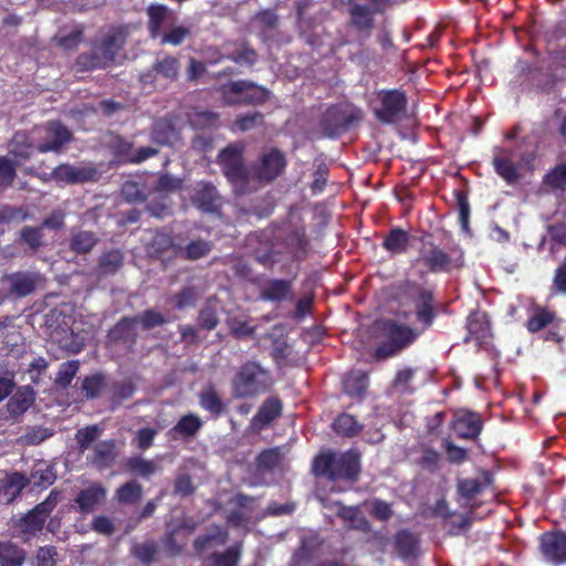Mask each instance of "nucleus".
Segmentation results:
<instances>
[{
  "label": "nucleus",
  "mask_w": 566,
  "mask_h": 566,
  "mask_svg": "<svg viewBox=\"0 0 566 566\" xmlns=\"http://www.w3.org/2000/svg\"><path fill=\"white\" fill-rule=\"evenodd\" d=\"M52 436L53 430L41 426H34L28 427L25 432L21 436L20 440L23 444L36 446L51 438Z\"/></svg>",
  "instance_id": "obj_53"
},
{
  "label": "nucleus",
  "mask_w": 566,
  "mask_h": 566,
  "mask_svg": "<svg viewBox=\"0 0 566 566\" xmlns=\"http://www.w3.org/2000/svg\"><path fill=\"white\" fill-rule=\"evenodd\" d=\"M363 119V112L349 103H340L328 107L319 120L323 136L335 138L358 125Z\"/></svg>",
  "instance_id": "obj_4"
},
{
  "label": "nucleus",
  "mask_w": 566,
  "mask_h": 566,
  "mask_svg": "<svg viewBox=\"0 0 566 566\" xmlns=\"http://www.w3.org/2000/svg\"><path fill=\"white\" fill-rule=\"evenodd\" d=\"M106 495L107 490L102 483L92 482L86 488L78 491L74 502L81 513L88 514L105 502Z\"/></svg>",
  "instance_id": "obj_18"
},
{
  "label": "nucleus",
  "mask_w": 566,
  "mask_h": 566,
  "mask_svg": "<svg viewBox=\"0 0 566 566\" xmlns=\"http://www.w3.org/2000/svg\"><path fill=\"white\" fill-rule=\"evenodd\" d=\"M271 373L256 360L243 363L231 380L232 396L237 399H254L271 390Z\"/></svg>",
  "instance_id": "obj_2"
},
{
  "label": "nucleus",
  "mask_w": 566,
  "mask_h": 566,
  "mask_svg": "<svg viewBox=\"0 0 566 566\" xmlns=\"http://www.w3.org/2000/svg\"><path fill=\"white\" fill-rule=\"evenodd\" d=\"M228 532L219 525H210L205 533L193 541V549L198 555H202L209 549L222 546L228 541Z\"/></svg>",
  "instance_id": "obj_27"
},
{
  "label": "nucleus",
  "mask_w": 566,
  "mask_h": 566,
  "mask_svg": "<svg viewBox=\"0 0 566 566\" xmlns=\"http://www.w3.org/2000/svg\"><path fill=\"white\" fill-rule=\"evenodd\" d=\"M368 386V377L361 370H354L343 381L344 391L350 397H361Z\"/></svg>",
  "instance_id": "obj_43"
},
{
  "label": "nucleus",
  "mask_w": 566,
  "mask_h": 566,
  "mask_svg": "<svg viewBox=\"0 0 566 566\" xmlns=\"http://www.w3.org/2000/svg\"><path fill=\"white\" fill-rule=\"evenodd\" d=\"M128 36L126 27H107L99 31L87 52L81 53L75 62L77 71L106 69L113 65L124 49Z\"/></svg>",
  "instance_id": "obj_1"
},
{
  "label": "nucleus",
  "mask_w": 566,
  "mask_h": 566,
  "mask_svg": "<svg viewBox=\"0 0 566 566\" xmlns=\"http://www.w3.org/2000/svg\"><path fill=\"white\" fill-rule=\"evenodd\" d=\"M202 420L193 413L182 416L171 431L185 439L195 437L202 428Z\"/></svg>",
  "instance_id": "obj_42"
},
{
  "label": "nucleus",
  "mask_w": 566,
  "mask_h": 566,
  "mask_svg": "<svg viewBox=\"0 0 566 566\" xmlns=\"http://www.w3.org/2000/svg\"><path fill=\"white\" fill-rule=\"evenodd\" d=\"M281 460V454L277 449H269L262 451L256 458V468L259 471H272Z\"/></svg>",
  "instance_id": "obj_61"
},
{
  "label": "nucleus",
  "mask_w": 566,
  "mask_h": 566,
  "mask_svg": "<svg viewBox=\"0 0 566 566\" xmlns=\"http://www.w3.org/2000/svg\"><path fill=\"white\" fill-rule=\"evenodd\" d=\"M101 433L102 429L96 424L87 426L85 428L77 430L75 434V440L78 446V451L81 453H84L85 450L91 448V446L98 439Z\"/></svg>",
  "instance_id": "obj_51"
},
{
  "label": "nucleus",
  "mask_w": 566,
  "mask_h": 566,
  "mask_svg": "<svg viewBox=\"0 0 566 566\" xmlns=\"http://www.w3.org/2000/svg\"><path fill=\"white\" fill-rule=\"evenodd\" d=\"M175 137V128L167 119H158L151 129V139L159 145H168Z\"/></svg>",
  "instance_id": "obj_48"
},
{
  "label": "nucleus",
  "mask_w": 566,
  "mask_h": 566,
  "mask_svg": "<svg viewBox=\"0 0 566 566\" xmlns=\"http://www.w3.org/2000/svg\"><path fill=\"white\" fill-rule=\"evenodd\" d=\"M124 255L119 250L105 252L99 259V271L103 275H109L117 272L123 265Z\"/></svg>",
  "instance_id": "obj_47"
},
{
  "label": "nucleus",
  "mask_w": 566,
  "mask_h": 566,
  "mask_svg": "<svg viewBox=\"0 0 566 566\" xmlns=\"http://www.w3.org/2000/svg\"><path fill=\"white\" fill-rule=\"evenodd\" d=\"M78 365L77 360L61 364L54 379L55 385L63 389L67 388L78 370Z\"/></svg>",
  "instance_id": "obj_55"
},
{
  "label": "nucleus",
  "mask_w": 566,
  "mask_h": 566,
  "mask_svg": "<svg viewBox=\"0 0 566 566\" xmlns=\"http://www.w3.org/2000/svg\"><path fill=\"white\" fill-rule=\"evenodd\" d=\"M359 455L355 451L325 453L315 458L313 472L331 481L345 480L353 483L359 473Z\"/></svg>",
  "instance_id": "obj_3"
},
{
  "label": "nucleus",
  "mask_w": 566,
  "mask_h": 566,
  "mask_svg": "<svg viewBox=\"0 0 566 566\" xmlns=\"http://www.w3.org/2000/svg\"><path fill=\"white\" fill-rule=\"evenodd\" d=\"M138 337L136 319L129 316L122 317L107 334V343L111 346L120 347L132 352Z\"/></svg>",
  "instance_id": "obj_14"
},
{
  "label": "nucleus",
  "mask_w": 566,
  "mask_h": 566,
  "mask_svg": "<svg viewBox=\"0 0 566 566\" xmlns=\"http://www.w3.org/2000/svg\"><path fill=\"white\" fill-rule=\"evenodd\" d=\"M25 558L23 548L10 541H0V566H22Z\"/></svg>",
  "instance_id": "obj_38"
},
{
  "label": "nucleus",
  "mask_w": 566,
  "mask_h": 566,
  "mask_svg": "<svg viewBox=\"0 0 566 566\" xmlns=\"http://www.w3.org/2000/svg\"><path fill=\"white\" fill-rule=\"evenodd\" d=\"M286 167V158L277 148H266L251 166L250 176L261 184H270L281 176Z\"/></svg>",
  "instance_id": "obj_11"
},
{
  "label": "nucleus",
  "mask_w": 566,
  "mask_h": 566,
  "mask_svg": "<svg viewBox=\"0 0 566 566\" xmlns=\"http://www.w3.org/2000/svg\"><path fill=\"white\" fill-rule=\"evenodd\" d=\"M45 277L39 271H15L1 276L0 283L6 297L24 298L44 285Z\"/></svg>",
  "instance_id": "obj_7"
},
{
  "label": "nucleus",
  "mask_w": 566,
  "mask_h": 566,
  "mask_svg": "<svg viewBox=\"0 0 566 566\" xmlns=\"http://www.w3.org/2000/svg\"><path fill=\"white\" fill-rule=\"evenodd\" d=\"M409 239L407 231L392 228L384 238L382 248L391 254H401L407 251Z\"/></svg>",
  "instance_id": "obj_39"
},
{
  "label": "nucleus",
  "mask_w": 566,
  "mask_h": 566,
  "mask_svg": "<svg viewBox=\"0 0 566 566\" xmlns=\"http://www.w3.org/2000/svg\"><path fill=\"white\" fill-rule=\"evenodd\" d=\"M35 391L30 386L20 387L7 402V411L11 417L23 415L34 402Z\"/></svg>",
  "instance_id": "obj_33"
},
{
  "label": "nucleus",
  "mask_w": 566,
  "mask_h": 566,
  "mask_svg": "<svg viewBox=\"0 0 566 566\" xmlns=\"http://www.w3.org/2000/svg\"><path fill=\"white\" fill-rule=\"evenodd\" d=\"M98 237L93 231L80 230L74 232L70 239V249L77 254H85L97 244Z\"/></svg>",
  "instance_id": "obj_41"
},
{
  "label": "nucleus",
  "mask_w": 566,
  "mask_h": 566,
  "mask_svg": "<svg viewBox=\"0 0 566 566\" xmlns=\"http://www.w3.org/2000/svg\"><path fill=\"white\" fill-rule=\"evenodd\" d=\"M62 495L57 490H52L48 497L35 505L29 513L19 518L17 528L27 542L42 531L44 522L61 501Z\"/></svg>",
  "instance_id": "obj_8"
},
{
  "label": "nucleus",
  "mask_w": 566,
  "mask_h": 566,
  "mask_svg": "<svg viewBox=\"0 0 566 566\" xmlns=\"http://www.w3.org/2000/svg\"><path fill=\"white\" fill-rule=\"evenodd\" d=\"M492 164L496 174L509 185H514L522 178L521 165L513 160V154L507 149L499 150L493 156Z\"/></svg>",
  "instance_id": "obj_23"
},
{
  "label": "nucleus",
  "mask_w": 566,
  "mask_h": 566,
  "mask_svg": "<svg viewBox=\"0 0 566 566\" xmlns=\"http://www.w3.org/2000/svg\"><path fill=\"white\" fill-rule=\"evenodd\" d=\"M133 318L136 319L137 326L140 325L144 331H149L167 323V319L161 313L151 308L133 316Z\"/></svg>",
  "instance_id": "obj_52"
},
{
  "label": "nucleus",
  "mask_w": 566,
  "mask_h": 566,
  "mask_svg": "<svg viewBox=\"0 0 566 566\" xmlns=\"http://www.w3.org/2000/svg\"><path fill=\"white\" fill-rule=\"evenodd\" d=\"M120 503L134 504L142 499L143 486L135 480L124 483L116 492Z\"/></svg>",
  "instance_id": "obj_49"
},
{
  "label": "nucleus",
  "mask_w": 566,
  "mask_h": 566,
  "mask_svg": "<svg viewBox=\"0 0 566 566\" xmlns=\"http://www.w3.org/2000/svg\"><path fill=\"white\" fill-rule=\"evenodd\" d=\"M418 536L407 530L399 531L395 536V548L402 558L413 556L418 549Z\"/></svg>",
  "instance_id": "obj_40"
},
{
  "label": "nucleus",
  "mask_w": 566,
  "mask_h": 566,
  "mask_svg": "<svg viewBox=\"0 0 566 566\" xmlns=\"http://www.w3.org/2000/svg\"><path fill=\"white\" fill-rule=\"evenodd\" d=\"M175 244L171 237L166 233H156L149 243L148 252L150 255L165 260V258H177Z\"/></svg>",
  "instance_id": "obj_36"
},
{
  "label": "nucleus",
  "mask_w": 566,
  "mask_h": 566,
  "mask_svg": "<svg viewBox=\"0 0 566 566\" xmlns=\"http://www.w3.org/2000/svg\"><path fill=\"white\" fill-rule=\"evenodd\" d=\"M199 403L205 410L209 411L214 418L219 417L224 410V405H223L221 398L219 397V395L212 387H209V388L200 391Z\"/></svg>",
  "instance_id": "obj_45"
},
{
  "label": "nucleus",
  "mask_w": 566,
  "mask_h": 566,
  "mask_svg": "<svg viewBox=\"0 0 566 566\" xmlns=\"http://www.w3.org/2000/svg\"><path fill=\"white\" fill-rule=\"evenodd\" d=\"M242 554V545L234 544L224 552H213L202 558V566H239Z\"/></svg>",
  "instance_id": "obj_34"
},
{
  "label": "nucleus",
  "mask_w": 566,
  "mask_h": 566,
  "mask_svg": "<svg viewBox=\"0 0 566 566\" xmlns=\"http://www.w3.org/2000/svg\"><path fill=\"white\" fill-rule=\"evenodd\" d=\"M55 481V474L49 467H39L31 472L28 478V484H32L35 488H46Z\"/></svg>",
  "instance_id": "obj_60"
},
{
  "label": "nucleus",
  "mask_w": 566,
  "mask_h": 566,
  "mask_svg": "<svg viewBox=\"0 0 566 566\" xmlns=\"http://www.w3.org/2000/svg\"><path fill=\"white\" fill-rule=\"evenodd\" d=\"M135 385L130 379L114 381L112 384V401L119 405L124 400L129 399L135 392Z\"/></svg>",
  "instance_id": "obj_54"
},
{
  "label": "nucleus",
  "mask_w": 566,
  "mask_h": 566,
  "mask_svg": "<svg viewBox=\"0 0 566 566\" xmlns=\"http://www.w3.org/2000/svg\"><path fill=\"white\" fill-rule=\"evenodd\" d=\"M226 59L241 65L251 67L258 60V53L245 43L235 46L232 51L226 53Z\"/></svg>",
  "instance_id": "obj_44"
},
{
  "label": "nucleus",
  "mask_w": 566,
  "mask_h": 566,
  "mask_svg": "<svg viewBox=\"0 0 566 566\" xmlns=\"http://www.w3.org/2000/svg\"><path fill=\"white\" fill-rule=\"evenodd\" d=\"M335 432L344 437H354L359 433L360 426L356 419L348 413H342L333 422Z\"/></svg>",
  "instance_id": "obj_50"
},
{
  "label": "nucleus",
  "mask_w": 566,
  "mask_h": 566,
  "mask_svg": "<svg viewBox=\"0 0 566 566\" xmlns=\"http://www.w3.org/2000/svg\"><path fill=\"white\" fill-rule=\"evenodd\" d=\"M349 24L358 32L369 36L375 29V13L367 4L348 1Z\"/></svg>",
  "instance_id": "obj_21"
},
{
  "label": "nucleus",
  "mask_w": 566,
  "mask_h": 566,
  "mask_svg": "<svg viewBox=\"0 0 566 566\" xmlns=\"http://www.w3.org/2000/svg\"><path fill=\"white\" fill-rule=\"evenodd\" d=\"M20 241L27 244L32 252H35L43 245V233L41 227H24L20 231Z\"/></svg>",
  "instance_id": "obj_56"
},
{
  "label": "nucleus",
  "mask_w": 566,
  "mask_h": 566,
  "mask_svg": "<svg viewBox=\"0 0 566 566\" xmlns=\"http://www.w3.org/2000/svg\"><path fill=\"white\" fill-rule=\"evenodd\" d=\"M223 102L229 105H262L270 96V92L253 82L239 80L231 81L220 87Z\"/></svg>",
  "instance_id": "obj_6"
},
{
  "label": "nucleus",
  "mask_w": 566,
  "mask_h": 566,
  "mask_svg": "<svg viewBox=\"0 0 566 566\" xmlns=\"http://www.w3.org/2000/svg\"><path fill=\"white\" fill-rule=\"evenodd\" d=\"M286 250L293 258L301 260L307 254L310 240L303 226H291L283 239Z\"/></svg>",
  "instance_id": "obj_29"
},
{
  "label": "nucleus",
  "mask_w": 566,
  "mask_h": 566,
  "mask_svg": "<svg viewBox=\"0 0 566 566\" xmlns=\"http://www.w3.org/2000/svg\"><path fill=\"white\" fill-rule=\"evenodd\" d=\"M212 250V243L202 239L192 240L187 245L176 249L177 258L196 261L207 256Z\"/></svg>",
  "instance_id": "obj_37"
},
{
  "label": "nucleus",
  "mask_w": 566,
  "mask_h": 566,
  "mask_svg": "<svg viewBox=\"0 0 566 566\" xmlns=\"http://www.w3.org/2000/svg\"><path fill=\"white\" fill-rule=\"evenodd\" d=\"M190 198L193 206L205 212H214L222 205V198L216 186L208 181L197 182Z\"/></svg>",
  "instance_id": "obj_16"
},
{
  "label": "nucleus",
  "mask_w": 566,
  "mask_h": 566,
  "mask_svg": "<svg viewBox=\"0 0 566 566\" xmlns=\"http://www.w3.org/2000/svg\"><path fill=\"white\" fill-rule=\"evenodd\" d=\"M182 180L169 174L161 175L153 188L154 193H170L181 187Z\"/></svg>",
  "instance_id": "obj_63"
},
{
  "label": "nucleus",
  "mask_w": 566,
  "mask_h": 566,
  "mask_svg": "<svg viewBox=\"0 0 566 566\" xmlns=\"http://www.w3.org/2000/svg\"><path fill=\"white\" fill-rule=\"evenodd\" d=\"M252 28L264 41H274L279 34L280 18L273 10L258 12L252 19Z\"/></svg>",
  "instance_id": "obj_24"
},
{
  "label": "nucleus",
  "mask_w": 566,
  "mask_h": 566,
  "mask_svg": "<svg viewBox=\"0 0 566 566\" xmlns=\"http://www.w3.org/2000/svg\"><path fill=\"white\" fill-rule=\"evenodd\" d=\"M243 147L232 144L222 149L219 154V161L226 177L234 185L241 187V192L248 190L250 172L243 165L242 159Z\"/></svg>",
  "instance_id": "obj_10"
},
{
  "label": "nucleus",
  "mask_w": 566,
  "mask_h": 566,
  "mask_svg": "<svg viewBox=\"0 0 566 566\" xmlns=\"http://www.w3.org/2000/svg\"><path fill=\"white\" fill-rule=\"evenodd\" d=\"M260 297L264 301L281 302L293 298L291 280L271 279L265 281L260 290Z\"/></svg>",
  "instance_id": "obj_25"
},
{
  "label": "nucleus",
  "mask_w": 566,
  "mask_h": 566,
  "mask_svg": "<svg viewBox=\"0 0 566 566\" xmlns=\"http://www.w3.org/2000/svg\"><path fill=\"white\" fill-rule=\"evenodd\" d=\"M105 386V377L101 374L87 376L83 379L82 391L87 399H96Z\"/></svg>",
  "instance_id": "obj_57"
},
{
  "label": "nucleus",
  "mask_w": 566,
  "mask_h": 566,
  "mask_svg": "<svg viewBox=\"0 0 566 566\" xmlns=\"http://www.w3.org/2000/svg\"><path fill=\"white\" fill-rule=\"evenodd\" d=\"M385 332L387 339H389L394 345L398 346L400 350L412 344L415 339L422 333L420 329L400 325L394 321H387L385 323Z\"/></svg>",
  "instance_id": "obj_30"
},
{
  "label": "nucleus",
  "mask_w": 566,
  "mask_h": 566,
  "mask_svg": "<svg viewBox=\"0 0 566 566\" xmlns=\"http://www.w3.org/2000/svg\"><path fill=\"white\" fill-rule=\"evenodd\" d=\"M125 469L134 475L148 480L159 472L161 467L158 459L148 460L143 457L135 455L126 460Z\"/></svg>",
  "instance_id": "obj_35"
},
{
  "label": "nucleus",
  "mask_w": 566,
  "mask_h": 566,
  "mask_svg": "<svg viewBox=\"0 0 566 566\" xmlns=\"http://www.w3.org/2000/svg\"><path fill=\"white\" fill-rule=\"evenodd\" d=\"M157 552L158 545L154 541L137 543L130 549L132 555L144 565L155 562Z\"/></svg>",
  "instance_id": "obj_46"
},
{
  "label": "nucleus",
  "mask_w": 566,
  "mask_h": 566,
  "mask_svg": "<svg viewBox=\"0 0 566 566\" xmlns=\"http://www.w3.org/2000/svg\"><path fill=\"white\" fill-rule=\"evenodd\" d=\"M117 458L116 443L114 440L97 442L93 448L91 463L98 470L112 467Z\"/></svg>",
  "instance_id": "obj_32"
},
{
  "label": "nucleus",
  "mask_w": 566,
  "mask_h": 566,
  "mask_svg": "<svg viewBox=\"0 0 566 566\" xmlns=\"http://www.w3.org/2000/svg\"><path fill=\"white\" fill-rule=\"evenodd\" d=\"M43 130L45 134L43 142L36 146V150L42 154L49 151L60 154L73 138L71 130L59 120L48 122Z\"/></svg>",
  "instance_id": "obj_13"
},
{
  "label": "nucleus",
  "mask_w": 566,
  "mask_h": 566,
  "mask_svg": "<svg viewBox=\"0 0 566 566\" xmlns=\"http://www.w3.org/2000/svg\"><path fill=\"white\" fill-rule=\"evenodd\" d=\"M283 403L277 397L266 398L252 418V426L256 430H263L282 413Z\"/></svg>",
  "instance_id": "obj_28"
},
{
  "label": "nucleus",
  "mask_w": 566,
  "mask_h": 566,
  "mask_svg": "<svg viewBox=\"0 0 566 566\" xmlns=\"http://www.w3.org/2000/svg\"><path fill=\"white\" fill-rule=\"evenodd\" d=\"M198 298V291L195 286L188 285L185 286L179 293L175 294L171 297L174 302V307L177 310H184L186 307H191L196 304Z\"/></svg>",
  "instance_id": "obj_59"
},
{
  "label": "nucleus",
  "mask_w": 566,
  "mask_h": 566,
  "mask_svg": "<svg viewBox=\"0 0 566 566\" xmlns=\"http://www.w3.org/2000/svg\"><path fill=\"white\" fill-rule=\"evenodd\" d=\"M148 31L151 39L160 38L164 29L176 22L175 13L164 4H150L147 8Z\"/></svg>",
  "instance_id": "obj_20"
},
{
  "label": "nucleus",
  "mask_w": 566,
  "mask_h": 566,
  "mask_svg": "<svg viewBox=\"0 0 566 566\" xmlns=\"http://www.w3.org/2000/svg\"><path fill=\"white\" fill-rule=\"evenodd\" d=\"M190 34V28L186 25H176L175 23L171 27H168V31L164 32L160 35L161 44H171L179 45L184 42V40Z\"/></svg>",
  "instance_id": "obj_58"
},
{
  "label": "nucleus",
  "mask_w": 566,
  "mask_h": 566,
  "mask_svg": "<svg viewBox=\"0 0 566 566\" xmlns=\"http://www.w3.org/2000/svg\"><path fill=\"white\" fill-rule=\"evenodd\" d=\"M539 552L546 562L554 565L566 563V534L547 532L539 537Z\"/></svg>",
  "instance_id": "obj_15"
},
{
  "label": "nucleus",
  "mask_w": 566,
  "mask_h": 566,
  "mask_svg": "<svg viewBox=\"0 0 566 566\" xmlns=\"http://www.w3.org/2000/svg\"><path fill=\"white\" fill-rule=\"evenodd\" d=\"M323 505L335 512L348 527L368 533L370 531V524L367 518L363 515L356 506H345L339 502H332L328 500H322Z\"/></svg>",
  "instance_id": "obj_19"
},
{
  "label": "nucleus",
  "mask_w": 566,
  "mask_h": 566,
  "mask_svg": "<svg viewBox=\"0 0 566 566\" xmlns=\"http://www.w3.org/2000/svg\"><path fill=\"white\" fill-rule=\"evenodd\" d=\"M50 177L56 182L77 185L96 181L99 172L93 163L61 164L52 170Z\"/></svg>",
  "instance_id": "obj_12"
},
{
  "label": "nucleus",
  "mask_w": 566,
  "mask_h": 566,
  "mask_svg": "<svg viewBox=\"0 0 566 566\" xmlns=\"http://www.w3.org/2000/svg\"><path fill=\"white\" fill-rule=\"evenodd\" d=\"M264 123V116L260 112H252L240 115L237 117L234 125L241 132H248L255 127L262 126Z\"/></svg>",
  "instance_id": "obj_62"
},
{
  "label": "nucleus",
  "mask_w": 566,
  "mask_h": 566,
  "mask_svg": "<svg viewBox=\"0 0 566 566\" xmlns=\"http://www.w3.org/2000/svg\"><path fill=\"white\" fill-rule=\"evenodd\" d=\"M28 485V478L20 472H12L0 479V502L12 503Z\"/></svg>",
  "instance_id": "obj_31"
},
{
  "label": "nucleus",
  "mask_w": 566,
  "mask_h": 566,
  "mask_svg": "<svg viewBox=\"0 0 566 566\" xmlns=\"http://www.w3.org/2000/svg\"><path fill=\"white\" fill-rule=\"evenodd\" d=\"M405 296L413 307L420 332H424L433 324L438 314L432 292L420 284L412 283L406 286Z\"/></svg>",
  "instance_id": "obj_9"
},
{
  "label": "nucleus",
  "mask_w": 566,
  "mask_h": 566,
  "mask_svg": "<svg viewBox=\"0 0 566 566\" xmlns=\"http://www.w3.org/2000/svg\"><path fill=\"white\" fill-rule=\"evenodd\" d=\"M452 427L459 438L475 439L482 430V420L475 412L459 410L454 415Z\"/></svg>",
  "instance_id": "obj_22"
},
{
  "label": "nucleus",
  "mask_w": 566,
  "mask_h": 566,
  "mask_svg": "<svg viewBox=\"0 0 566 566\" xmlns=\"http://www.w3.org/2000/svg\"><path fill=\"white\" fill-rule=\"evenodd\" d=\"M408 98L400 90H381L377 93L374 115L382 124L400 123L407 115Z\"/></svg>",
  "instance_id": "obj_5"
},
{
  "label": "nucleus",
  "mask_w": 566,
  "mask_h": 566,
  "mask_svg": "<svg viewBox=\"0 0 566 566\" xmlns=\"http://www.w3.org/2000/svg\"><path fill=\"white\" fill-rule=\"evenodd\" d=\"M180 62L176 56L164 55L157 57L150 70L142 76L144 82L160 76L168 81H176L179 76Z\"/></svg>",
  "instance_id": "obj_26"
},
{
  "label": "nucleus",
  "mask_w": 566,
  "mask_h": 566,
  "mask_svg": "<svg viewBox=\"0 0 566 566\" xmlns=\"http://www.w3.org/2000/svg\"><path fill=\"white\" fill-rule=\"evenodd\" d=\"M157 434H158V430L155 428H150V427L142 428L136 432V436L133 439V444L142 451H146L153 447L154 440Z\"/></svg>",
  "instance_id": "obj_64"
},
{
  "label": "nucleus",
  "mask_w": 566,
  "mask_h": 566,
  "mask_svg": "<svg viewBox=\"0 0 566 566\" xmlns=\"http://www.w3.org/2000/svg\"><path fill=\"white\" fill-rule=\"evenodd\" d=\"M418 262L423 263L431 272H447L459 263L432 242H423Z\"/></svg>",
  "instance_id": "obj_17"
}]
</instances>
